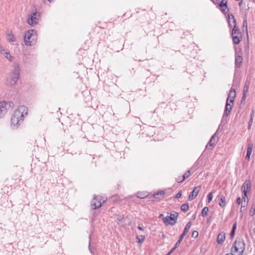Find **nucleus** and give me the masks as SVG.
Instances as JSON below:
<instances>
[{
  "label": "nucleus",
  "instance_id": "nucleus-1",
  "mask_svg": "<svg viewBox=\"0 0 255 255\" xmlns=\"http://www.w3.org/2000/svg\"><path fill=\"white\" fill-rule=\"evenodd\" d=\"M28 114V109L26 106H19L14 112L11 119V125L17 127L23 122L25 116Z\"/></svg>",
  "mask_w": 255,
  "mask_h": 255
},
{
  "label": "nucleus",
  "instance_id": "nucleus-2",
  "mask_svg": "<svg viewBox=\"0 0 255 255\" xmlns=\"http://www.w3.org/2000/svg\"><path fill=\"white\" fill-rule=\"evenodd\" d=\"M232 17L233 23H234V28L232 31V35L233 43L235 44H238L242 40V34L240 30L237 26L236 20L233 14L229 16V18Z\"/></svg>",
  "mask_w": 255,
  "mask_h": 255
},
{
  "label": "nucleus",
  "instance_id": "nucleus-3",
  "mask_svg": "<svg viewBox=\"0 0 255 255\" xmlns=\"http://www.w3.org/2000/svg\"><path fill=\"white\" fill-rule=\"evenodd\" d=\"M245 249V244L242 239L236 240L231 249L232 255H242Z\"/></svg>",
  "mask_w": 255,
  "mask_h": 255
},
{
  "label": "nucleus",
  "instance_id": "nucleus-4",
  "mask_svg": "<svg viewBox=\"0 0 255 255\" xmlns=\"http://www.w3.org/2000/svg\"><path fill=\"white\" fill-rule=\"evenodd\" d=\"M37 33L34 29L29 30L25 32L24 42L26 46H31L33 44L37 39Z\"/></svg>",
  "mask_w": 255,
  "mask_h": 255
},
{
  "label": "nucleus",
  "instance_id": "nucleus-5",
  "mask_svg": "<svg viewBox=\"0 0 255 255\" xmlns=\"http://www.w3.org/2000/svg\"><path fill=\"white\" fill-rule=\"evenodd\" d=\"M19 67L18 64H15L13 69L9 74V78L8 82L10 85H15L19 78Z\"/></svg>",
  "mask_w": 255,
  "mask_h": 255
},
{
  "label": "nucleus",
  "instance_id": "nucleus-6",
  "mask_svg": "<svg viewBox=\"0 0 255 255\" xmlns=\"http://www.w3.org/2000/svg\"><path fill=\"white\" fill-rule=\"evenodd\" d=\"M178 213L175 211H172L169 216L163 218V222L166 225H174L177 223Z\"/></svg>",
  "mask_w": 255,
  "mask_h": 255
},
{
  "label": "nucleus",
  "instance_id": "nucleus-7",
  "mask_svg": "<svg viewBox=\"0 0 255 255\" xmlns=\"http://www.w3.org/2000/svg\"><path fill=\"white\" fill-rule=\"evenodd\" d=\"M14 104L12 102H0V118L6 114L8 109L12 108Z\"/></svg>",
  "mask_w": 255,
  "mask_h": 255
},
{
  "label": "nucleus",
  "instance_id": "nucleus-8",
  "mask_svg": "<svg viewBox=\"0 0 255 255\" xmlns=\"http://www.w3.org/2000/svg\"><path fill=\"white\" fill-rule=\"evenodd\" d=\"M105 202V198L94 195V198L91 203V206L93 209H99Z\"/></svg>",
  "mask_w": 255,
  "mask_h": 255
},
{
  "label": "nucleus",
  "instance_id": "nucleus-9",
  "mask_svg": "<svg viewBox=\"0 0 255 255\" xmlns=\"http://www.w3.org/2000/svg\"><path fill=\"white\" fill-rule=\"evenodd\" d=\"M40 19V14L37 12H33L29 15L27 20L28 24L33 26L38 23Z\"/></svg>",
  "mask_w": 255,
  "mask_h": 255
},
{
  "label": "nucleus",
  "instance_id": "nucleus-10",
  "mask_svg": "<svg viewBox=\"0 0 255 255\" xmlns=\"http://www.w3.org/2000/svg\"><path fill=\"white\" fill-rule=\"evenodd\" d=\"M235 98V97H230L228 96V98L226 100L225 110L224 114V116L227 117L230 114V112L231 111L233 108Z\"/></svg>",
  "mask_w": 255,
  "mask_h": 255
},
{
  "label": "nucleus",
  "instance_id": "nucleus-11",
  "mask_svg": "<svg viewBox=\"0 0 255 255\" xmlns=\"http://www.w3.org/2000/svg\"><path fill=\"white\" fill-rule=\"evenodd\" d=\"M0 53L7 60L12 61L13 57L11 56L9 50L5 49L3 46L0 45Z\"/></svg>",
  "mask_w": 255,
  "mask_h": 255
},
{
  "label": "nucleus",
  "instance_id": "nucleus-12",
  "mask_svg": "<svg viewBox=\"0 0 255 255\" xmlns=\"http://www.w3.org/2000/svg\"><path fill=\"white\" fill-rule=\"evenodd\" d=\"M218 130H217L215 133L210 138L209 141L208 142L207 145L206 146V149H212L214 146L215 145L216 143L217 142V140H216L215 138L217 134Z\"/></svg>",
  "mask_w": 255,
  "mask_h": 255
},
{
  "label": "nucleus",
  "instance_id": "nucleus-13",
  "mask_svg": "<svg viewBox=\"0 0 255 255\" xmlns=\"http://www.w3.org/2000/svg\"><path fill=\"white\" fill-rule=\"evenodd\" d=\"M252 183L250 180H246L242 186V190L245 194L249 192L251 189Z\"/></svg>",
  "mask_w": 255,
  "mask_h": 255
},
{
  "label": "nucleus",
  "instance_id": "nucleus-14",
  "mask_svg": "<svg viewBox=\"0 0 255 255\" xmlns=\"http://www.w3.org/2000/svg\"><path fill=\"white\" fill-rule=\"evenodd\" d=\"M200 189H201L200 186L195 187L193 191L190 193V194L188 197V200L189 201H191L193 199H194L197 196L198 193L200 191Z\"/></svg>",
  "mask_w": 255,
  "mask_h": 255
},
{
  "label": "nucleus",
  "instance_id": "nucleus-15",
  "mask_svg": "<svg viewBox=\"0 0 255 255\" xmlns=\"http://www.w3.org/2000/svg\"><path fill=\"white\" fill-rule=\"evenodd\" d=\"M243 57L240 55H236L235 57V65L239 68L241 66L243 62Z\"/></svg>",
  "mask_w": 255,
  "mask_h": 255
},
{
  "label": "nucleus",
  "instance_id": "nucleus-16",
  "mask_svg": "<svg viewBox=\"0 0 255 255\" xmlns=\"http://www.w3.org/2000/svg\"><path fill=\"white\" fill-rule=\"evenodd\" d=\"M225 239V234L224 232H221L219 234L217 239L218 244H222Z\"/></svg>",
  "mask_w": 255,
  "mask_h": 255
},
{
  "label": "nucleus",
  "instance_id": "nucleus-17",
  "mask_svg": "<svg viewBox=\"0 0 255 255\" xmlns=\"http://www.w3.org/2000/svg\"><path fill=\"white\" fill-rule=\"evenodd\" d=\"M190 171L188 170L186 173H185L182 178V180H179V179H177V182L178 183H181L183 182L185 179L188 178L190 176Z\"/></svg>",
  "mask_w": 255,
  "mask_h": 255
},
{
  "label": "nucleus",
  "instance_id": "nucleus-18",
  "mask_svg": "<svg viewBox=\"0 0 255 255\" xmlns=\"http://www.w3.org/2000/svg\"><path fill=\"white\" fill-rule=\"evenodd\" d=\"M252 146H253L252 145H249L247 148V155H246V158L247 159H248V160L250 159V156L252 152V150H253Z\"/></svg>",
  "mask_w": 255,
  "mask_h": 255
},
{
  "label": "nucleus",
  "instance_id": "nucleus-19",
  "mask_svg": "<svg viewBox=\"0 0 255 255\" xmlns=\"http://www.w3.org/2000/svg\"><path fill=\"white\" fill-rule=\"evenodd\" d=\"M226 202L225 197L224 195H221L220 197V200L219 203V205L222 207H224L226 206Z\"/></svg>",
  "mask_w": 255,
  "mask_h": 255
},
{
  "label": "nucleus",
  "instance_id": "nucleus-20",
  "mask_svg": "<svg viewBox=\"0 0 255 255\" xmlns=\"http://www.w3.org/2000/svg\"><path fill=\"white\" fill-rule=\"evenodd\" d=\"M7 39L8 41L11 42H14L16 41L15 36L11 32L7 34Z\"/></svg>",
  "mask_w": 255,
  "mask_h": 255
},
{
  "label": "nucleus",
  "instance_id": "nucleus-21",
  "mask_svg": "<svg viewBox=\"0 0 255 255\" xmlns=\"http://www.w3.org/2000/svg\"><path fill=\"white\" fill-rule=\"evenodd\" d=\"M249 85L250 83L249 82H246L245 84L244 88V97H246L247 93L248 92L249 89Z\"/></svg>",
  "mask_w": 255,
  "mask_h": 255
},
{
  "label": "nucleus",
  "instance_id": "nucleus-22",
  "mask_svg": "<svg viewBox=\"0 0 255 255\" xmlns=\"http://www.w3.org/2000/svg\"><path fill=\"white\" fill-rule=\"evenodd\" d=\"M191 222H188L184 228L183 233H184V234L186 235L187 234V233L189 232V231L191 228Z\"/></svg>",
  "mask_w": 255,
  "mask_h": 255
},
{
  "label": "nucleus",
  "instance_id": "nucleus-23",
  "mask_svg": "<svg viewBox=\"0 0 255 255\" xmlns=\"http://www.w3.org/2000/svg\"><path fill=\"white\" fill-rule=\"evenodd\" d=\"M136 241L139 244H142L145 239V236L144 235H139L136 237Z\"/></svg>",
  "mask_w": 255,
  "mask_h": 255
},
{
  "label": "nucleus",
  "instance_id": "nucleus-24",
  "mask_svg": "<svg viewBox=\"0 0 255 255\" xmlns=\"http://www.w3.org/2000/svg\"><path fill=\"white\" fill-rule=\"evenodd\" d=\"M209 212V208L207 207H205L202 211L201 215L202 217H205L208 215V213Z\"/></svg>",
  "mask_w": 255,
  "mask_h": 255
},
{
  "label": "nucleus",
  "instance_id": "nucleus-25",
  "mask_svg": "<svg viewBox=\"0 0 255 255\" xmlns=\"http://www.w3.org/2000/svg\"><path fill=\"white\" fill-rule=\"evenodd\" d=\"M236 91H235V88H231L229 93L228 94V96H229L230 97H236Z\"/></svg>",
  "mask_w": 255,
  "mask_h": 255
},
{
  "label": "nucleus",
  "instance_id": "nucleus-26",
  "mask_svg": "<svg viewBox=\"0 0 255 255\" xmlns=\"http://www.w3.org/2000/svg\"><path fill=\"white\" fill-rule=\"evenodd\" d=\"M217 3L219 4L220 7L225 6V4L227 3V0H216Z\"/></svg>",
  "mask_w": 255,
  "mask_h": 255
},
{
  "label": "nucleus",
  "instance_id": "nucleus-27",
  "mask_svg": "<svg viewBox=\"0 0 255 255\" xmlns=\"http://www.w3.org/2000/svg\"><path fill=\"white\" fill-rule=\"evenodd\" d=\"M255 203L252 204L251 209L250 210V212H249L250 215L251 216H253L255 215Z\"/></svg>",
  "mask_w": 255,
  "mask_h": 255
},
{
  "label": "nucleus",
  "instance_id": "nucleus-28",
  "mask_svg": "<svg viewBox=\"0 0 255 255\" xmlns=\"http://www.w3.org/2000/svg\"><path fill=\"white\" fill-rule=\"evenodd\" d=\"M221 8H222L221 9V11L224 13V14H227L229 12V8H228V5H227V3H226L225 4V6H223V7H221Z\"/></svg>",
  "mask_w": 255,
  "mask_h": 255
},
{
  "label": "nucleus",
  "instance_id": "nucleus-29",
  "mask_svg": "<svg viewBox=\"0 0 255 255\" xmlns=\"http://www.w3.org/2000/svg\"><path fill=\"white\" fill-rule=\"evenodd\" d=\"M181 209L184 212H186L189 209V205L188 204H184L181 207Z\"/></svg>",
  "mask_w": 255,
  "mask_h": 255
},
{
  "label": "nucleus",
  "instance_id": "nucleus-30",
  "mask_svg": "<svg viewBox=\"0 0 255 255\" xmlns=\"http://www.w3.org/2000/svg\"><path fill=\"white\" fill-rule=\"evenodd\" d=\"M147 196L146 193L142 192H138L137 194V197L140 199H143Z\"/></svg>",
  "mask_w": 255,
  "mask_h": 255
},
{
  "label": "nucleus",
  "instance_id": "nucleus-31",
  "mask_svg": "<svg viewBox=\"0 0 255 255\" xmlns=\"http://www.w3.org/2000/svg\"><path fill=\"white\" fill-rule=\"evenodd\" d=\"M231 14H228V25L230 28L232 27L233 26L234 27V23H233V25H232V24L231 23V20H233V19H232V17L229 18V16L231 15Z\"/></svg>",
  "mask_w": 255,
  "mask_h": 255
},
{
  "label": "nucleus",
  "instance_id": "nucleus-32",
  "mask_svg": "<svg viewBox=\"0 0 255 255\" xmlns=\"http://www.w3.org/2000/svg\"><path fill=\"white\" fill-rule=\"evenodd\" d=\"M248 23L246 20H244L243 23V30H244V28L247 31Z\"/></svg>",
  "mask_w": 255,
  "mask_h": 255
},
{
  "label": "nucleus",
  "instance_id": "nucleus-33",
  "mask_svg": "<svg viewBox=\"0 0 255 255\" xmlns=\"http://www.w3.org/2000/svg\"><path fill=\"white\" fill-rule=\"evenodd\" d=\"M207 197H208V202H210L212 199H213V194H212V192H210L208 194V196H207Z\"/></svg>",
  "mask_w": 255,
  "mask_h": 255
},
{
  "label": "nucleus",
  "instance_id": "nucleus-34",
  "mask_svg": "<svg viewBox=\"0 0 255 255\" xmlns=\"http://www.w3.org/2000/svg\"><path fill=\"white\" fill-rule=\"evenodd\" d=\"M198 231H197L196 230L193 231L192 232V237L194 238H196L198 237Z\"/></svg>",
  "mask_w": 255,
  "mask_h": 255
},
{
  "label": "nucleus",
  "instance_id": "nucleus-35",
  "mask_svg": "<svg viewBox=\"0 0 255 255\" xmlns=\"http://www.w3.org/2000/svg\"><path fill=\"white\" fill-rule=\"evenodd\" d=\"M164 195V192L161 191L158 192L155 195V198H158L159 197H157L158 195L163 196Z\"/></svg>",
  "mask_w": 255,
  "mask_h": 255
},
{
  "label": "nucleus",
  "instance_id": "nucleus-36",
  "mask_svg": "<svg viewBox=\"0 0 255 255\" xmlns=\"http://www.w3.org/2000/svg\"><path fill=\"white\" fill-rule=\"evenodd\" d=\"M116 219L117 220L121 221L123 220L124 219V216L123 215H116Z\"/></svg>",
  "mask_w": 255,
  "mask_h": 255
},
{
  "label": "nucleus",
  "instance_id": "nucleus-37",
  "mask_svg": "<svg viewBox=\"0 0 255 255\" xmlns=\"http://www.w3.org/2000/svg\"><path fill=\"white\" fill-rule=\"evenodd\" d=\"M182 241V240L179 238V240H178V241L176 242L174 248H175V249H176L180 245Z\"/></svg>",
  "mask_w": 255,
  "mask_h": 255
},
{
  "label": "nucleus",
  "instance_id": "nucleus-38",
  "mask_svg": "<svg viewBox=\"0 0 255 255\" xmlns=\"http://www.w3.org/2000/svg\"><path fill=\"white\" fill-rule=\"evenodd\" d=\"M181 195H182L181 192V191H179V192H178L177 193V194H176V196H175V197H176V198H180V197L181 196Z\"/></svg>",
  "mask_w": 255,
  "mask_h": 255
},
{
  "label": "nucleus",
  "instance_id": "nucleus-39",
  "mask_svg": "<svg viewBox=\"0 0 255 255\" xmlns=\"http://www.w3.org/2000/svg\"><path fill=\"white\" fill-rule=\"evenodd\" d=\"M175 249V248H172L166 255H170Z\"/></svg>",
  "mask_w": 255,
  "mask_h": 255
},
{
  "label": "nucleus",
  "instance_id": "nucleus-40",
  "mask_svg": "<svg viewBox=\"0 0 255 255\" xmlns=\"http://www.w3.org/2000/svg\"><path fill=\"white\" fill-rule=\"evenodd\" d=\"M247 198V193H246V194L244 193V195L243 196V197H242L243 200L245 201Z\"/></svg>",
  "mask_w": 255,
  "mask_h": 255
},
{
  "label": "nucleus",
  "instance_id": "nucleus-41",
  "mask_svg": "<svg viewBox=\"0 0 255 255\" xmlns=\"http://www.w3.org/2000/svg\"><path fill=\"white\" fill-rule=\"evenodd\" d=\"M241 198L240 197H238L237 199V203L239 205L241 203Z\"/></svg>",
  "mask_w": 255,
  "mask_h": 255
},
{
  "label": "nucleus",
  "instance_id": "nucleus-42",
  "mask_svg": "<svg viewBox=\"0 0 255 255\" xmlns=\"http://www.w3.org/2000/svg\"><path fill=\"white\" fill-rule=\"evenodd\" d=\"M89 249L90 252V253L91 254H94V249L90 247V245H89Z\"/></svg>",
  "mask_w": 255,
  "mask_h": 255
},
{
  "label": "nucleus",
  "instance_id": "nucleus-43",
  "mask_svg": "<svg viewBox=\"0 0 255 255\" xmlns=\"http://www.w3.org/2000/svg\"><path fill=\"white\" fill-rule=\"evenodd\" d=\"M252 122H253V119L252 118L249 122V128H250Z\"/></svg>",
  "mask_w": 255,
  "mask_h": 255
},
{
  "label": "nucleus",
  "instance_id": "nucleus-44",
  "mask_svg": "<svg viewBox=\"0 0 255 255\" xmlns=\"http://www.w3.org/2000/svg\"><path fill=\"white\" fill-rule=\"evenodd\" d=\"M186 236L185 234H184V233H183L181 235L180 237V239L183 240V239L184 238V237Z\"/></svg>",
  "mask_w": 255,
  "mask_h": 255
},
{
  "label": "nucleus",
  "instance_id": "nucleus-45",
  "mask_svg": "<svg viewBox=\"0 0 255 255\" xmlns=\"http://www.w3.org/2000/svg\"><path fill=\"white\" fill-rule=\"evenodd\" d=\"M234 234H235V231H232L231 233L230 234L231 237H233L234 236Z\"/></svg>",
  "mask_w": 255,
  "mask_h": 255
},
{
  "label": "nucleus",
  "instance_id": "nucleus-46",
  "mask_svg": "<svg viewBox=\"0 0 255 255\" xmlns=\"http://www.w3.org/2000/svg\"><path fill=\"white\" fill-rule=\"evenodd\" d=\"M236 228V224H234V225H233V227L232 231H235V230Z\"/></svg>",
  "mask_w": 255,
  "mask_h": 255
},
{
  "label": "nucleus",
  "instance_id": "nucleus-47",
  "mask_svg": "<svg viewBox=\"0 0 255 255\" xmlns=\"http://www.w3.org/2000/svg\"><path fill=\"white\" fill-rule=\"evenodd\" d=\"M137 228H138V230H141V231H142V230H143V228H142V227H140V226H138V227H137Z\"/></svg>",
  "mask_w": 255,
  "mask_h": 255
},
{
  "label": "nucleus",
  "instance_id": "nucleus-48",
  "mask_svg": "<svg viewBox=\"0 0 255 255\" xmlns=\"http://www.w3.org/2000/svg\"><path fill=\"white\" fill-rule=\"evenodd\" d=\"M163 217V214H160L159 216V218H161Z\"/></svg>",
  "mask_w": 255,
  "mask_h": 255
},
{
  "label": "nucleus",
  "instance_id": "nucleus-49",
  "mask_svg": "<svg viewBox=\"0 0 255 255\" xmlns=\"http://www.w3.org/2000/svg\"><path fill=\"white\" fill-rule=\"evenodd\" d=\"M244 207H245V206H243V205H242V206H241V212L242 211V208H244Z\"/></svg>",
  "mask_w": 255,
  "mask_h": 255
},
{
  "label": "nucleus",
  "instance_id": "nucleus-50",
  "mask_svg": "<svg viewBox=\"0 0 255 255\" xmlns=\"http://www.w3.org/2000/svg\"><path fill=\"white\" fill-rule=\"evenodd\" d=\"M177 179H179V180H182V178H181L180 177H178Z\"/></svg>",
  "mask_w": 255,
  "mask_h": 255
},
{
  "label": "nucleus",
  "instance_id": "nucleus-51",
  "mask_svg": "<svg viewBox=\"0 0 255 255\" xmlns=\"http://www.w3.org/2000/svg\"><path fill=\"white\" fill-rule=\"evenodd\" d=\"M245 98H246V97H244V96H243L242 99H245Z\"/></svg>",
  "mask_w": 255,
  "mask_h": 255
},
{
  "label": "nucleus",
  "instance_id": "nucleus-52",
  "mask_svg": "<svg viewBox=\"0 0 255 255\" xmlns=\"http://www.w3.org/2000/svg\"><path fill=\"white\" fill-rule=\"evenodd\" d=\"M231 255V254H226V255Z\"/></svg>",
  "mask_w": 255,
  "mask_h": 255
},
{
  "label": "nucleus",
  "instance_id": "nucleus-53",
  "mask_svg": "<svg viewBox=\"0 0 255 255\" xmlns=\"http://www.w3.org/2000/svg\"><path fill=\"white\" fill-rule=\"evenodd\" d=\"M234 87V84H233V85H232V87Z\"/></svg>",
  "mask_w": 255,
  "mask_h": 255
},
{
  "label": "nucleus",
  "instance_id": "nucleus-54",
  "mask_svg": "<svg viewBox=\"0 0 255 255\" xmlns=\"http://www.w3.org/2000/svg\"><path fill=\"white\" fill-rule=\"evenodd\" d=\"M49 1H51L52 0H48Z\"/></svg>",
  "mask_w": 255,
  "mask_h": 255
}]
</instances>
